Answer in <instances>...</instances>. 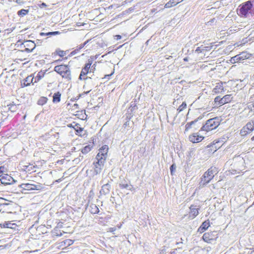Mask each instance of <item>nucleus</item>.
<instances>
[{"mask_svg":"<svg viewBox=\"0 0 254 254\" xmlns=\"http://www.w3.org/2000/svg\"><path fill=\"white\" fill-rule=\"evenodd\" d=\"M217 173V170L215 167L210 168L206 172H205L202 177L201 181L199 182V187H203L206 184L209 183L210 181L213 179L214 177V174Z\"/></svg>","mask_w":254,"mask_h":254,"instance_id":"nucleus-1","label":"nucleus"},{"mask_svg":"<svg viewBox=\"0 0 254 254\" xmlns=\"http://www.w3.org/2000/svg\"><path fill=\"white\" fill-rule=\"evenodd\" d=\"M19 187L21 189L20 191L24 194L29 193L30 191L41 190L43 188L41 185L39 183L37 184L23 183L19 185Z\"/></svg>","mask_w":254,"mask_h":254,"instance_id":"nucleus-2","label":"nucleus"},{"mask_svg":"<svg viewBox=\"0 0 254 254\" xmlns=\"http://www.w3.org/2000/svg\"><path fill=\"white\" fill-rule=\"evenodd\" d=\"M54 70L62 75L63 77L68 79H71V72L67 65L63 64L57 65L55 67Z\"/></svg>","mask_w":254,"mask_h":254,"instance_id":"nucleus-3","label":"nucleus"},{"mask_svg":"<svg viewBox=\"0 0 254 254\" xmlns=\"http://www.w3.org/2000/svg\"><path fill=\"white\" fill-rule=\"evenodd\" d=\"M218 120L216 118L207 120L206 123L202 127L201 129L208 131L216 128L219 125Z\"/></svg>","mask_w":254,"mask_h":254,"instance_id":"nucleus-4","label":"nucleus"},{"mask_svg":"<svg viewBox=\"0 0 254 254\" xmlns=\"http://www.w3.org/2000/svg\"><path fill=\"white\" fill-rule=\"evenodd\" d=\"M108 149V145H104L99 150V152L96 157V160H98V162H99L100 164L105 162Z\"/></svg>","mask_w":254,"mask_h":254,"instance_id":"nucleus-5","label":"nucleus"},{"mask_svg":"<svg viewBox=\"0 0 254 254\" xmlns=\"http://www.w3.org/2000/svg\"><path fill=\"white\" fill-rule=\"evenodd\" d=\"M93 61L92 60H88V62L86 64H85L84 67L82 69V70L80 72L79 79L80 80H88L91 79V77L86 76V77H84L85 75H86L88 73H90V68L91 64H92Z\"/></svg>","mask_w":254,"mask_h":254,"instance_id":"nucleus-6","label":"nucleus"},{"mask_svg":"<svg viewBox=\"0 0 254 254\" xmlns=\"http://www.w3.org/2000/svg\"><path fill=\"white\" fill-rule=\"evenodd\" d=\"M253 4L251 0L247 1L242 4L240 8V13L244 16H246L249 10L251 9Z\"/></svg>","mask_w":254,"mask_h":254,"instance_id":"nucleus-7","label":"nucleus"},{"mask_svg":"<svg viewBox=\"0 0 254 254\" xmlns=\"http://www.w3.org/2000/svg\"><path fill=\"white\" fill-rule=\"evenodd\" d=\"M218 238V233L217 231H212L208 233H205L202 239L207 243H211V241L215 240Z\"/></svg>","mask_w":254,"mask_h":254,"instance_id":"nucleus-8","label":"nucleus"},{"mask_svg":"<svg viewBox=\"0 0 254 254\" xmlns=\"http://www.w3.org/2000/svg\"><path fill=\"white\" fill-rule=\"evenodd\" d=\"M0 181L4 185H11L15 182L12 177L6 174H2L0 175Z\"/></svg>","mask_w":254,"mask_h":254,"instance_id":"nucleus-9","label":"nucleus"},{"mask_svg":"<svg viewBox=\"0 0 254 254\" xmlns=\"http://www.w3.org/2000/svg\"><path fill=\"white\" fill-rule=\"evenodd\" d=\"M204 137L199 136L197 133H193L189 136V140L192 143H197L201 141Z\"/></svg>","mask_w":254,"mask_h":254,"instance_id":"nucleus-10","label":"nucleus"},{"mask_svg":"<svg viewBox=\"0 0 254 254\" xmlns=\"http://www.w3.org/2000/svg\"><path fill=\"white\" fill-rule=\"evenodd\" d=\"M98 160L96 161H94L93 163V164L94 165L95 168L94 170V175H96L97 174H99L101 173V170L102 169V168L104 166V163H103L102 164H100V163L99 162L98 163Z\"/></svg>","mask_w":254,"mask_h":254,"instance_id":"nucleus-11","label":"nucleus"},{"mask_svg":"<svg viewBox=\"0 0 254 254\" xmlns=\"http://www.w3.org/2000/svg\"><path fill=\"white\" fill-rule=\"evenodd\" d=\"M111 188V185L109 183L104 184L100 190V194L103 195L108 194L110 191Z\"/></svg>","mask_w":254,"mask_h":254,"instance_id":"nucleus-12","label":"nucleus"},{"mask_svg":"<svg viewBox=\"0 0 254 254\" xmlns=\"http://www.w3.org/2000/svg\"><path fill=\"white\" fill-rule=\"evenodd\" d=\"M209 220H206L202 223L200 227L198 228V231L200 233L204 232L209 227Z\"/></svg>","mask_w":254,"mask_h":254,"instance_id":"nucleus-13","label":"nucleus"},{"mask_svg":"<svg viewBox=\"0 0 254 254\" xmlns=\"http://www.w3.org/2000/svg\"><path fill=\"white\" fill-rule=\"evenodd\" d=\"M21 45L24 46V47L31 48H33V50L35 48V42L31 40H26L24 41Z\"/></svg>","mask_w":254,"mask_h":254,"instance_id":"nucleus-14","label":"nucleus"},{"mask_svg":"<svg viewBox=\"0 0 254 254\" xmlns=\"http://www.w3.org/2000/svg\"><path fill=\"white\" fill-rule=\"evenodd\" d=\"M221 98V101H220V105H221L230 102L232 99L231 95H226Z\"/></svg>","mask_w":254,"mask_h":254,"instance_id":"nucleus-15","label":"nucleus"},{"mask_svg":"<svg viewBox=\"0 0 254 254\" xmlns=\"http://www.w3.org/2000/svg\"><path fill=\"white\" fill-rule=\"evenodd\" d=\"M213 91L216 94L224 91V87L222 85V83H218L215 87L213 89Z\"/></svg>","mask_w":254,"mask_h":254,"instance_id":"nucleus-16","label":"nucleus"},{"mask_svg":"<svg viewBox=\"0 0 254 254\" xmlns=\"http://www.w3.org/2000/svg\"><path fill=\"white\" fill-rule=\"evenodd\" d=\"M34 77L32 75L27 76L24 80L23 85L24 86H27L30 85L31 83H33Z\"/></svg>","mask_w":254,"mask_h":254,"instance_id":"nucleus-17","label":"nucleus"},{"mask_svg":"<svg viewBox=\"0 0 254 254\" xmlns=\"http://www.w3.org/2000/svg\"><path fill=\"white\" fill-rule=\"evenodd\" d=\"M0 226L1 228H11L14 229L16 226V225L14 223H11L9 222H5L3 224H0Z\"/></svg>","mask_w":254,"mask_h":254,"instance_id":"nucleus-18","label":"nucleus"},{"mask_svg":"<svg viewBox=\"0 0 254 254\" xmlns=\"http://www.w3.org/2000/svg\"><path fill=\"white\" fill-rule=\"evenodd\" d=\"M73 124L74 125V127H73V128L76 132V134H80V135H81L80 133L83 130V128L80 127V125L79 124H75L74 123H73Z\"/></svg>","mask_w":254,"mask_h":254,"instance_id":"nucleus-19","label":"nucleus"},{"mask_svg":"<svg viewBox=\"0 0 254 254\" xmlns=\"http://www.w3.org/2000/svg\"><path fill=\"white\" fill-rule=\"evenodd\" d=\"M61 94L60 92L55 93L53 97V102L54 103H58L61 101Z\"/></svg>","mask_w":254,"mask_h":254,"instance_id":"nucleus-20","label":"nucleus"},{"mask_svg":"<svg viewBox=\"0 0 254 254\" xmlns=\"http://www.w3.org/2000/svg\"><path fill=\"white\" fill-rule=\"evenodd\" d=\"M179 1H178V0H170L165 5V8H170L173 6L176 5L178 4Z\"/></svg>","mask_w":254,"mask_h":254,"instance_id":"nucleus-21","label":"nucleus"},{"mask_svg":"<svg viewBox=\"0 0 254 254\" xmlns=\"http://www.w3.org/2000/svg\"><path fill=\"white\" fill-rule=\"evenodd\" d=\"M250 133L254 130V121L248 122L245 126H244Z\"/></svg>","mask_w":254,"mask_h":254,"instance_id":"nucleus-22","label":"nucleus"},{"mask_svg":"<svg viewBox=\"0 0 254 254\" xmlns=\"http://www.w3.org/2000/svg\"><path fill=\"white\" fill-rule=\"evenodd\" d=\"M190 213L193 216V217L196 216L198 214L197 208H195V206L191 205L190 207Z\"/></svg>","mask_w":254,"mask_h":254,"instance_id":"nucleus-23","label":"nucleus"},{"mask_svg":"<svg viewBox=\"0 0 254 254\" xmlns=\"http://www.w3.org/2000/svg\"><path fill=\"white\" fill-rule=\"evenodd\" d=\"M45 74V72L41 71L39 72L37 75L34 77V83L38 82L44 76Z\"/></svg>","mask_w":254,"mask_h":254,"instance_id":"nucleus-24","label":"nucleus"},{"mask_svg":"<svg viewBox=\"0 0 254 254\" xmlns=\"http://www.w3.org/2000/svg\"><path fill=\"white\" fill-rule=\"evenodd\" d=\"M90 208V212L92 214H97L99 212L98 207L94 204H91Z\"/></svg>","mask_w":254,"mask_h":254,"instance_id":"nucleus-25","label":"nucleus"},{"mask_svg":"<svg viewBox=\"0 0 254 254\" xmlns=\"http://www.w3.org/2000/svg\"><path fill=\"white\" fill-rule=\"evenodd\" d=\"M59 33H60V32H59V31L49 32L48 33L41 32V33H40V35L42 36H51L58 35Z\"/></svg>","mask_w":254,"mask_h":254,"instance_id":"nucleus-26","label":"nucleus"},{"mask_svg":"<svg viewBox=\"0 0 254 254\" xmlns=\"http://www.w3.org/2000/svg\"><path fill=\"white\" fill-rule=\"evenodd\" d=\"M19 105H16L15 104L12 103L10 104L9 105H8L7 106L8 107V110H10L12 112H16V111L17 110V106Z\"/></svg>","mask_w":254,"mask_h":254,"instance_id":"nucleus-27","label":"nucleus"},{"mask_svg":"<svg viewBox=\"0 0 254 254\" xmlns=\"http://www.w3.org/2000/svg\"><path fill=\"white\" fill-rule=\"evenodd\" d=\"M48 101V98L45 97H41L40 98V99L38 100L37 102V104L39 105H43L45 104Z\"/></svg>","mask_w":254,"mask_h":254,"instance_id":"nucleus-28","label":"nucleus"},{"mask_svg":"<svg viewBox=\"0 0 254 254\" xmlns=\"http://www.w3.org/2000/svg\"><path fill=\"white\" fill-rule=\"evenodd\" d=\"M28 12H29L28 9H22L17 12V14L18 16H19L20 17H23L25 15H26V14H27L28 13Z\"/></svg>","mask_w":254,"mask_h":254,"instance_id":"nucleus-29","label":"nucleus"},{"mask_svg":"<svg viewBox=\"0 0 254 254\" xmlns=\"http://www.w3.org/2000/svg\"><path fill=\"white\" fill-rule=\"evenodd\" d=\"M239 56L241 57V61L250 58V55L247 52H242V53L239 54Z\"/></svg>","mask_w":254,"mask_h":254,"instance_id":"nucleus-30","label":"nucleus"},{"mask_svg":"<svg viewBox=\"0 0 254 254\" xmlns=\"http://www.w3.org/2000/svg\"><path fill=\"white\" fill-rule=\"evenodd\" d=\"M91 148L92 147L90 145H86L82 149L81 152L84 154H87L90 151Z\"/></svg>","mask_w":254,"mask_h":254,"instance_id":"nucleus-31","label":"nucleus"},{"mask_svg":"<svg viewBox=\"0 0 254 254\" xmlns=\"http://www.w3.org/2000/svg\"><path fill=\"white\" fill-rule=\"evenodd\" d=\"M240 58L241 57L239 56V55H237L232 57L230 61L233 64L239 62L240 61H241Z\"/></svg>","mask_w":254,"mask_h":254,"instance_id":"nucleus-32","label":"nucleus"},{"mask_svg":"<svg viewBox=\"0 0 254 254\" xmlns=\"http://www.w3.org/2000/svg\"><path fill=\"white\" fill-rule=\"evenodd\" d=\"M250 133V132H249V131L247 130V129H246V128L245 127H244L240 131V134L242 136H245L247 134Z\"/></svg>","mask_w":254,"mask_h":254,"instance_id":"nucleus-33","label":"nucleus"},{"mask_svg":"<svg viewBox=\"0 0 254 254\" xmlns=\"http://www.w3.org/2000/svg\"><path fill=\"white\" fill-rule=\"evenodd\" d=\"M187 104L185 102L182 103V104L177 109L178 113L182 112L184 109L186 108Z\"/></svg>","mask_w":254,"mask_h":254,"instance_id":"nucleus-34","label":"nucleus"},{"mask_svg":"<svg viewBox=\"0 0 254 254\" xmlns=\"http://www.w3.org/2000/svg\"><path fill=\"white\" fill-rule=\"evenodd\" d=\"M56 53L57 55H58L61 57H63L65 54V52L63 50H61L60 49H58L56 51Z\"/></svg>","mask_w":254,"mask_h":254,"instance_id":"nucleus-35","label":"nucleus"},{"mask_svg":"<svg viewBox=\"0 0 254 254\" xmlns=\"http://www.w3.org/2000/svg\"><path fill=\"white\" fill-rule=\"evenodd\" d=\"M206 47H203L202 48H201V47H197L195 52L197 53H201L203 51L206 50Z\"/></svg>","mask_w":254,"mask_h":254,"instance_id":"nucleus-36","label":"nucleus"},{"mask_svg":"<svg viewBox=\"0 0 254 254\" xmlns=\"http://www.w3.org/2000/svg\"><path fill=\"white\" fill-rule=\"evenodd\" d=\"M119 186L121 189H128V188L129 187V185L127 184H125L123 183V182H122L120 183Z\"/></svg>","mask_w":254,"mask_h":254,"instance_id":"nucleus-37","label":"nucleus"},{"mask_svg":"<svg viewBox=\"0 0 254 254\" xmlns=\"http://www.w3.org/2000/svg\"><path fill=\"white\" fill-rule=\"evenodd\" d=\"M220 101H221V98L220 96H218L216 97L214 99V102L216 104H217L218 105H220Z\"/></svg>","mask_w":254,"mask_h":254,"instance_id":"nucleus-38","label":"nucleus"},{"mask_svg":"<svg viewBox=\"0 0 254 254\" xmlns=\"http://www.w3.org/2000/svg\"><path fill=\"white\" fill-rule=\"evenodd\" d=\"M170 172H171V174L172 175H173L174 174V171L176 170V166L175 164H173L171 166H170Z\"/></svg>","mask_w":254,"mask_h":254,"instance_id":"nucleus-39","label":"nucleus"},{"mask_svg":"<svg viewBox=\"0 0 254 254\" xmlns=\"http://www.w3.org/2000/svg\"><path fill=\"white\" fill-rule=\"evenodd\" d=\"M202 118V117L200 116L198 118H197L196 119L194 120L193 121H191V122H190L189 123L190 124L191 126H192L193 124H194L195 123H196L199 120H200Z\"/></svg>","mask_w":254,"mask_h":254,"instance_id":"nucleus-40","label":"nucleus"},{"mask_svg":"<svg viewBox=\"0 0 254 254\" xmlns=\"http://www.w3.org/2000/svg\"><path fill=\"white\" fill-rule=\"evenodd\" d=\"M25 48L24 50H22V51H21V52L25 51V52H27V53H30V52H33V51L34 50L33 48L30 49L27 47H25Z\"/></svg>","mask_w":254,"mask_h":254,"instance_id":"nucleus-41","label":"nucleus"},{"mask_svg":"<svg viewBox=\"0 0 254 254\" xmlns=\"http://www.w3.org/2000/svg\"><path fill=\"white\" fill-rule=\"evenodd\" d=\"M248 108L249 110H250L251 111H254V103L250 104L248 106Z\"/></svg>","mask_w":254,"mask_h":254,"instance_id":"nucleus-42","label":"nucleus"},{"mask_svg":"<svg viewBox=\"0 0 254 254\" xmlns=\"http://www.w3.org/2000/svg\"><path fill=\"white\" fill-rule=\"evenodd\" d=\"M5 201V199H4L3 198L0 197V205H7L4 202Z\"/></svg>","mask_w":254,"mask_h":254,"instance_id":"nucleus-43","label":"nucleus"},{"mask_svg":"<svg viewBox=\"0 0 254 254\" xmlns=\"http://www.w3.org/2000/svg\"><path fill=\"white\" fill-rule=\"evenodd\" d=\"M30 166V164L28 165H25L23 166L24 170L26 171H30V169H29V167Z\"/></svg>","mask_w":254,"mask_h":254,"instance_id":"nucleus-44","label":"nucleus"},{"mask_svg":"<svg viewBox=\"0 0 254 254\" xmlns=\"http://www.w3.org/2000/svg\"><path fill=\"white\" fill-rule=\"evenodd\" d=\"M96 65L94 64L92 66L90 67V72H93L95 69Z\"/></svg>","mask_w":254,"mask_h":254,"instance_id":"nucleus-45","label":"nucleus"},{"mask_svg":"<svg viewBox=\"0 0 254 254\" xmlns=\"http://www.w3.org/2000/svg\"><path fill=\"white\" fill-rule=\"evenodd\" d=\"M25 0H16V2L19 5H22L24 3Z\"/></svg>","mask_w":254,"mask_h":254,"instance_id":"nucleus-46","label":"nucleus"},{"mask_svg":"<svg viewBox=\"0 0 254 254\" xmlns=\"http://www.w3.org/2000/svg\"><path fill=\"white\" fill-rule=\"evenodd\" d=\"M42 41L41 40H37L36 43H35V47L36 46H39L42 44Z\"/></svg>","mask_w":254,"mask_h":254,"instance_id":"nucleus-47","label":"nucleus"},{"mask_svg":"<svg viewBox=\"0 0 254 254\" xmlns=\"http://www.w3.org/2000/svg\"><path fill=\"white\" fill-rule=\"evenodd\" d=\"M181 241H183V239L182 238H181ZM183 244V242L181 241V242H177L176 244L179 245L180 247H178V249H182V246H180L182 244Z\"/></svg>","mask_w":254,"mask_h":254,"instance_id":"nucleus-48","label":"nucleus"},{"mask_svg":"<svg viewBox=\"0 0 254 254\" xmlns=\"http://www.w3.org/2000/svg\"><path fill=\"white\" fill-rule=\"evenodd\" d=\"M191 126L190 125V124L189 123H188L186 125V130H188L191 127Z\"/></svg>","mask_w":254,"mask_h":254,"instance_id":"nucleus-49","label":"nucleus"},{"mask_svg":"<svg viewBox=\"0 0 254 254\" xmlns=\"http://www.w3.org/2000/svg\"><path fill=\"white\" fill-rule=\"evenodd\" d=\"M130 107L131 108V111H132L133 110L137 109V107L135 105H134L133 106L131 105Z\"/></svg>","mask_w":254,"mask_h":254,"instance_id":"nucleus-50","label":"nucleus"},{"mask_svg":"<svg viewBox=\"0 0 254 254\" xmlns=\"http://www.w3.org/2000/svg\"><path fill=\"white\" fill-rule=\"evenodd\" d=\"M47 5L46 4V3H44V2H42L40 5L39 6L42 8V7H46Z\"/></svg>","mask_w":254,"mask_h":254,"instance_id":"nucleus-51","label":"nucleus"},{"mask_svg":"<svg viewBox=\"0 0 254 254\" xmlns=\"http://www.w3.org/2000/svg\"><path fill=\"white\" fill-rule=\"evenodd\" d=\"M129 120H127L126 122L124 124V127H126L127 126H128L129 125Z\"/></svg>","mask_w":254,"mask_h":254,"instance_id":"nucleus-52","label":"nucleus"},{"mask_svg":"<svg viewBox=\"0 0 254 254\" xmlns=\"http://www.w3.org/2000/svg\"><path fill=\"white\" fill-rule=\"evenodd\" d=\"M129 190H135V189L132 187V185H129V187L128 188V189Z\"/></svg>","mask_w":254,"mask_h":254,"instance_id":"nucleus-53","label":"nucleus"},{"mask_svg":"<svg viewBox=\"0 0 254 254\" xmlns=\"http://www.w3.org/2000/svg\"><path fill=\"white\" fill-rule=\"evenodd\" d=\"M4 168L3 167H0V174H3V172L4 170Z\"/></svg>","mask_w":254,"mask_h":254,"instance_id":"nucleus-54","label":"nucleus"},{"mask_svg":"<svg viewBox=\"0 0 254 254\" xmlns=\"http://www.w3.org/2000/svg\"><path fill=\"white\" fill-rule=\"evenodd\" d=\"M35 168V167L31 164H30V166L29 167V169H30V171H32L33 170L34 168Z\"/></svg>","mask_w":254,"mask_h":254,"instance_id":"nucleus-55","label":"nucleus"},{"mask_svg":"<svg viewBox=\"0 0 254 254\" xmlns=\"http://www.w3.org/2000/svg\"><path fill=\"white\" fill-rule=\"evenodd\" d=\"M90 40H88L82 44V45L84 46V47H85L88 43V42L90 41Z\"/></svg>","mask_w":254,"mask_h":254,"instance_id":"nucleus-56","label":"nucleus"},{"mask_svg":"<svg viewBox=\"0 0 254 254\" xmlns=\"http://www.w3.org/2000/svg\"><path fill=\"white\" fill-rule=\"evenodd\" d=\"M75 54H76V51H74L73 50V51H72V52L70 53V54L69 56H73V55H75Z\"/></svg>","mask_w":254,"mask_h":254,"instance_id":"nucleus-57","label":"nucleus"},{"mask_svg":"<svg viewBox=\"0 0 254 254\" xmlns=\"http://www.w3.org/2000/svg\"><path fill=\"white\" fill-rule=\"evenodd\" d=\"M215 18H213L211 20H209L207 23L209 24H211V23L213 22L214 21H215Z\"/></svg>","mask_w":254,"mask_h":254,"instance_id":"nucleus-58","label":"nucleus"},{"mask_svg":"<svg viewBox=\"0 0 254 254\" xmlns=\"http://www.w3.org/2000/svg\"><path fill=\"white\" fill-rule=\"evenodd\" d=\"M115 37H116V39L117 40H120L121 39L122 37L121 35H117L115 36Z\"/></svg>","mask_w":254,"mask_h":254,"instance_id":"nucleus-59","label":"nucleus"},{"mask_svg":"<svg viewBox=\"0 0 254 254\" xmlns=\"http://www.w3.org/2000/svg\"><path fill=\"white\" fill-rule=\"evenodd\" d=\"M116 230L115 228H110V232H113Z\"/></svg>","mask_w":254,"mask_h":254,"instance_id":"nucleus-60","label":"nucleus"},{"mask_svg":"<svg viewBox=\"0 0 254 254\" xmlns=\"http://www.w3.org/2000/svg\"><path fill=\"white\" fill-rule=\"evenodd\" d=\"M74 51H76V54L79 52V50L77 48V47L76 48V49L74 50Z\"/></svg>","mask_w":254,"mask_h":254,"instance_id":"nucleus-61","label":"nucleus"},{"mask_svg":"<svg viewBox=\"0 0 254 254\" xmlns=\"http://www.w3.org/2000/svg\"><path fill=\"white\" fill-rule=\"evenodd\" d=\"M74 51H76V54L79 52V50L77 48V47L76 48V49L74 50Z\"/></svg>","mask_w":254,"mask_h":254,"instance_id":"nucleus-62","label":"nucleus"},{"mask_svg":"<svg viewBox=\"0 0 254 254\" xmlns=\"http://www.w3.org/2000/svg\"><path fill=\"white\" fill-rule=\"evenodd\" d=\"M189 60V58L188 57H185L184 59V61H185V62H188Z\"/></svg>","mask_w":254,"mask_h":254,"instance_id":"nucleus-63","label":"nucleus"},{"mask_svg":"<svg viewBox=\"0 0 254 254\" xmlns=\"http://www.w3.org/2000/svg\"><path fill=\"white\" fill-rule=\"evenodd\" d=\"M210 250H211V248L210 247H208V248H206V251L207 252H209V251H210Z\"/></svg>","mask_w":254,"mask_h":254,"instance_id":"nucleus-64","label":"nucleus"}]
</instances>
